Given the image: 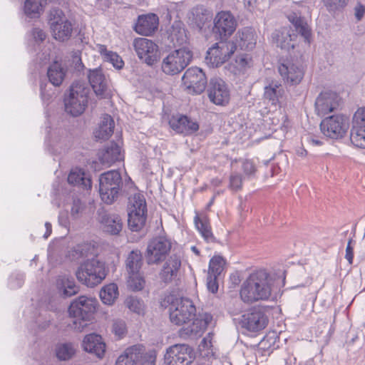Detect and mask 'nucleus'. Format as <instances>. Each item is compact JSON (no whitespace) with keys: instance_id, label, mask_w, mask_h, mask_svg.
I'll use <instances>...</instances> for the list:
<instances>
[{"instance_id":"obj_1","label":"nucleus","mask_w":365,"mask_h":365,"mask_svg":"<svg viewBox=\"0 0 365 365\" xmlns=\"http://www.w3.org/2000/svg\"><path fill=\"white\" fill-rule=\"evenodd\" d=\"M207 49V66L212 68H217L227 63L223 68L235 78L245 75L248 68L252 67V57L246 53H239L231 61H229L237 51V46L230 40L217 39Z\"/></svg>"},{"instance_id":"obj_2","label":"nucleus","mask_w":365,"mask_h":365,"mask_svg":"<svg viewBox=\"0 0 365 365\" xmlns=\"http://www.w3.org/2000/svg\"><path fill=\"white\" fill-rule=\"evenodd\" d=\"M271 282L269 272L267 269L254 270L248 274L240 286V300L247 305L269 301L272 297Z\"/></svg>"},{"instance_id":"obj_3","label":"nucleus","mask_w":365,"mask_h":365,"mask_svg":"<svg viewBox=\"0 0 365 365\" xmlns=\"http://www.w3.org/2000/svg\"><path fill=\"white\" fill-rule=\"evenodd\" d=\"M304 61V55L300 51L288 52L279 56L278 72L286 85L297 86L301 83L305 75Z\"/></svg>"},{"instance_id":"obj_4","label":"nucleus","mask_w":365,"mask_h":365,"mask_svg":"<svg viewBox=\"0 0 365 365\" xmlns=\"http://www.w3.org/2000/svg\"><path fill=\"white\" fill-rule=\"evenodd\" d=\"M304 61V55L300 51L288 52L279 56L278 72L286 85L297 86L301 83L305 75Z\"/></svg>"},{"instance_id":"obj_5","label":"nucleus","mask_w":365,"mask_h":365,"mask_svg":"<svg viewBox=\"0 0 365 365\" xmlns=\"http://www.w3.org/2000/svg\"><path fill=\"white\" fill-rule=\"evenodd\" d=\"M162 306L168 308L170 322L182 326L194 319L196 308L193 302L187 297H178L173 294L165 297Z\"/></svg>"},{"instance_id":"obj_6","label":"nucleus","mask_w":365,"mask_h":365,"mask_svg":"<svg viewBox=\"0 0 365 365\" xmlns=\"http://www.w3.org/2000/svg\"><path fill=\"white\" fill-rule=\"evenodd\" d=\"M98 302L96 299L80 296L71 302L68 307L69 315L73 317V328L83 331L84 329L93 319L96 311Z\"/></svg>"},{"instance_id":"obj_7","label":"nucleus","mask_w":365,"mask_h":365,"mask_svg":"<svg viewBox=\"0 0 365 365\" xmlns=\"http://www.w3.org/2000/svg\"><path fill=\"white\" fill-rule=\"evenodd\" d=\"M98 192L101 200L112 205L123 194V182L120 173L111 170L100 175Z\"/></svg>"},{"instance_id":"obj_8","label":"nucleus","mask_w":365,"mask_h":365,"mask_svg":"<svg viewBox=\"0 0 365 365\" xmlns=\"http://www.w3.org/2000/svg\"><path fill=\"white\" fill-rule=\"evenodd\" d=\"M89 93L90 88L85 83L73 82L64 97L65 110L74 117L81 115L88 106Z\"/></svg>"},{"instance_id":"obj_9","label":"nucleus","mask_w":365,"mask_h":365,"mask_svg":"<svg viewBox=\"0 0 365 365\" xmlns=\"http://www.w3.org/2000/svg\"><path fill=\"white\" fill-rule=\"evenodd\" d=\"M322 118L319 130L325 138L339 140L346 136L350 125V119L346 114L334 113Z\"/></svg>"},{"instance_id":"obj_10","label":"nucleus","mask_w":365,"mask_h":365,"mask_svg":"<svg viewBox=\"0 0 365 365\" xmlns=\"http://www.w3.org/2000/svg\"><path fill=\"white\" fill-rule=\"evenodd\" d=\"M76 276L83 284L93 287L106 277L105 264L96 258L88 259L78 268Z\"/></svg>"},{"instance_id":"obj_11","label":"nucleus","mask_w":365,"mask_h":365,"mask_svg":"<svg viewBox=\"0 0 365 365\" xmlns=\"http://www.w3.org/2000/svg\"><path fill=\"white\" fill-rule=\"evenodd\" d=\"M128 224L133 232L140 230L147 219V204L144 195L135 193L129 198Z\"/></svg>"},{"instance_id":"obj_12","label":"nucleus","mask_w":365,"mask_h":365,"mask_svg":"<svg viewBox=\"0 0 365 365\" xmlns=\"http://www.w3.org/2000/svg\"><path fill=\"white\" fill-rule=\"evenodd\" d=\"M192 52L187 47H180L163 58L161 68L167 75H175L183 71L192 61Z\"/></svg>"},{"instance_id":"obj_13","label":"nucleus","mask_w":365,"mask_h":365,"mask_svg":"<svg viewBox=\"0 0 365 365\" xmlns=\"http://www.w3.org/2000/svg\"><path fill=\"white\" fill-rule=\"evenodd\" d=\"M343 103V98L337 91L324 89L315 99L314 111L317 116L323 118L336 111Z\"/></svg>"},{"instance_id":"obj_14","label":"nucleus","mask_w":365,"mask_h":365,"mask_svg":"<svg viewBox=\"0 0 365 365\" xmlns=\"http://www.w3.org/2000/svg\"><path fill=\"white\" fill-rule=\"evenodd\" d=\"M238 26L235 15L230 10L218 11L213 19L212 31L216 39L230 40Z\"/></svg>"},{"instance_id":"obj_15","label":"nucleus","mask_w":365,"mask_h":365,"mask_svg":"<svg viewBox=\"0 0 365 365\" xmlns=\"http://www.w3.org/2000/svg\"><path fill=\"white\" fill-rule=\"evenodd\" d=\"M235 324L240 325L250 332H259L264 329L269 324V317L262 312H259L255 306L249 307L246 313L241 315L240 318H233Z\"/></svg>"},{"instance_id":"obj_16","label":"nucleus","mask_w":365,"mask_h":365,"mask_svg":"<svg viewBox=\"0 0 365 365\" xmlns=\"http://www.w3.org/2000/svg\"><path fill=\"white\" fill-rule=\"evenodd\" d=\"M49 21L55 39L64 42L71 38L73 25L60 9L54 8L50 11Z\"/></svg>"},{"instance_id":"obj_17","label":"nucleus","mask_w":365,"mask_h":365,"mask_svg":"<svg viewBox=\"0 0 365 365\" xmlns=\"http://www.w3.org/2000/svg\"><path fill=\"white\" fill-rule=\"evenodd\" d=\"M207 96L212 104L225 107L230 103L231 91L225 81L220 77H213L210 79Z\"/></svg>"},{"instance_id":"obj_18","label":"nucleus","mask_w":365,"mask_h":365,"mask_svg":"<svg viewBox=\"0 0 365 365\" xmlns=\"http://www.w3.org/2000/svg\"><path fill=\"white\" fill-rule=\"evenodd\" d=\"M138 57L148 66H153L160 58L158 46L151 40L145 38H135L133 43Z\"/></svg>"},{"instance_id":"obj_19","label":"nucleus","mask_w":365,"mask_h":365,"mask_svg":"<svg viewBox=\"0 0 365 365\" xmlns=\"http://www.w3.org/2000/svg\"><path fill=\"white\" fill-rule=\"evenodd\" d=\"M171 249V242L164 237L153 239L148 244L145 258L148 264H158L165 259Z\"/></svg>"},{"instance_id":"obj_20","label":"nucleus","mask_w":365,"mask_h":365,"mask_svg":"<svg viewBox=\"0 0 365 365\" xmlns=\"http://www.w3.org/2000/svg\"><path fill=\"white\" fill-rule=\"evenodd\" d=\"M192 349L185 344H176L166 350L165 363L166 365H188L192 359Z\"/></svg>"},{"instance_id":"obj_21","label":"nucleus","mask_w":365,"mask_h":365,"mask_svg":"<svg viewBox=\"0 0 365 365\" xmlns=\"http://www.w3.org/2000/svg\"><path fill=\"white\" fill-rule=\"evenodd\" d=\"M287 18L292 28V39L297 40L298 36H300L306 43L311 44L313 41L312 30L306 18L301 14L297 15L294 11H291Z\"/></svg>"},{"instance_id":"obj_22","label":"nucleus","mask_w":365,"mask_h":365,"mask_svg":"<svg viewBox=\"0 0 365 365\" xmlns=\"http://www.w3.org/2000/svg\"><path fill=\"white\" fill-rule=\"evenodd\" d=\"M182 81L190 93L200 94L205 90V73L197 67H191L186 70Z\"/></svg>"},{"instance_id":"obj_23","label":"nucleus","mask_w":365,"mask_h":365,"mask_svg":"<svg viewBox=\"0 0 365 365\" xmlns=\"http://www.w3.org/2000/svg\"><path fill=\"white\" fill-rule=\"evenodd\" d=\"M98 221L103 232L117 235L123 229V221L118 215L110 213L104 209L98 210Z\"/></svg>"},{"instance_id":"obj_24","label":"nucleus","mask_w":365,"mask_h":365,"mask_svg":"<svg viewBox=\"0 0 365 365\" xmlns=\"http://www.w3.org/2000/svg\"><path fill=\"white\" fill-rule=\"evenodd\" d=\"M255 31L252 26H245L240 29L230 42L235 43L237 50L250 51L256 46Z\"/></svg>"},{"instance_id":"obj_25","label":"nucleus","mask_w":365,"mask_h":365,"mask_svg":"<svg viewBox=\"0 0 365 365\" xmlns=\"http://www.w3.org/2000/svg\"><path fill=\"white\" fill-rule=\"evenodd\" d=\"M88 78L96 95L101 98L109 96L108 80L101 68L89 70Z\"/></svg>"},{"instance_id":"obj_26","label":"nucleus","mask_w":365,"mask_h":365,"mask_svg":"<svg viewBox=\"0 0 365 365\" xmlns=\"http://www.w3.org/2000/svg\"><path fill=\"white\" fill-rule=\"evenodd\" d=\"M170 128L179 134L188 135L197 131L199 125L196 121L191 120L187 115H176L172 116L169 120Z\"/></svg>"},{"instance_id":"obj_27","label":"nucleus","mask_w":365,"mask_h":365,"mask_svg":"<svg viewBox=\"0 0 365 365\" xmlns=\"http://www.w3.org/2000/svg\"><path fill=\"white\" fill-rule=\"evenodd\" d=\"M292 28L289 25L282 26L278 29H275L272 34V38L273 41L277 43H279V46L281 49L287 50L290 52V50H294L297 45L294 43L297 40L292 39Z\"/></svg>"},{"instance_id":"obj_28","label":"nucleus","mask_w":365,"mask_h":365,"mask_svg":"<svg viewBox=\"0 0 365 365\" xmlns=\"http://www.w3.org/2000/svg\"><path fill=\"white\" fill-rule=\"evenodd\" d=\"M145 351L141 345L130 346L118 356L115 365H138L145 356Z\"/></svg>"},{"instance_id":"obj_29","label":"nucleus","mask_w":365,"mask_h":365,"mask_svg":"<svg viewBox=\"0 0 365 365\" xmlns=\"http://www.w3.org/2000/svg\"><path fill=\"white\" fill-rule=\"evenodd\" d=\"M159 19L156 14H150L139 16L134 26L135 31L143 36H150L157 30Z\"/></svg>"},{"instance_id":"obj_30","label":"nucleus","mask_w":365,"mask_h":365,"mask_svg":"<svg viewBox=\"0 0 365 365\" xmlns=\"http://www.w3.org/2000/svg\"><path fill=\"white\" fill-rule=\"evenodd\" d=\"M83 346L86 351L100 359L104 356L106 351V344L102 337L96 334L86 335L83 341Z\"/></svg>"},{"instance_id":"obj_31","label":"nucleus","mask_w":365,"mask_h":365,"mask_svg":"<svg viewBox=\"0 0 365 365\" xmlns=\"http://www.w3.org/2000/svg\"><path fill=\"white\" fill-rule=\"evenodd\" d=\"M181 266L180 257L172 255L165 262L160 272V279L165 282H170L175 278Z\"/></svg>"},{"instance_id":"obj_32","label":"nucleus","mask_w":365,"mask_h":365,"mask_svg":"<svg viewBox=\"0 0 365 365\" xmlns=\"http://www.w3.org/2000/svg\"><path fill=\"white\" fill-rule=\"evenodd\" d=\"M168 39L173 46L185 47L188 38L184 27V24L181 21H175L169 29Z\"/></svg>"},{"instance_id":"obj_33","label":"nucleus","mask_w":365,"mask_h":365,"mask_svg":"<svg viewBox=\"0 0 365 365\" xmlns=\"http://www.w3.org/2000/svg\"><path fill=\"white\" fill-rule=\"evenodd\" d=\"M279 341V336L276 331H269L261 339V341L253 346L255 349H257L262 356L270 355L274 350L279 348L277 345V341Z\"/></svg>"},{"instance_id":"obj_34","label":"nucleus","mask_w":365,"mask_h":365,"mask_svg":"<svg viewBox=\"0 0 365 365\" xmlns=\"http://www.w3.org/2000/svg\"><path fill=\"white\" fill-rule=\"evenodd\" d=\"M264 98L272 102V105L280 104L279 99L285 95L284 89L280 82L272 80L264 86Z\"/></svg>"},{"instance_id":"obj_35","label":"nucleus","mask_w":365,"mask_h":365,"mask_svg":"<svg viewBox=\"0 0 365 365\" xmlns=\"http://www.w3.org/2000/svg\"><path fill=\"white\" fill-rule=\"evenodd\" d=\"M216 159L220 163H230L231 166L233 165L235 163H237L238 161L242 162V169L243 170V173L245 175H247L248 178H254L255 176L256 172H257V167L255 164L254 163L253 160L251 159H245L242 160V158L240 159H231L229 158L227 155L221 153L216 155Z\"/></svg>"},{"instance_id":"obj_36","label":"nucleus","mask_w":365,"mask_h":365,"mask_svg":"<svg viewBox=\"0 0 365 365\" xmlns=\"http://www.w3.org/2000/svg\"><path fill=\"white\" fill-rule=\"evenodd\" d=\"M205 330V319H195L192 323L183 327L179 330V335L182 338L197 339L202 336Z\"/></svg>"},{"instance_id":"obj_37","label":"nucleus","mask_w":365,"mask_h":365,"mask_svg":"<svg viewBox=\"0 0 365 365\" xmlns=\"http://www.w3.org/2000/svg\"><path fill=\"white\" fill-rule=\"evenodd\" d=\"M123 159L120 146L111 142L103 150L100 156V160L103 165L110 166L116 161H120Z\"/></svg>"},{"instance_id":"obj_38","label":"nucleus","mask_w":365,"mask_h":365,"mask_svg":"<svg viewBox=\"0 0 365 365\" xmlns=\"http://www.w3.org/2000/svg\"><path fill=\"white\" fill-rule=\"evenodd\" d=\"M115 122L108 114H104L101 118L98 128L95 130L94 135L99 140H107L113 133Z\"/></svg>"},{"instance_id":"obj_39","label":"nucleus","mask_w":365,"mask_h":365,"mask_svg":"<svg viewBox=\"0 0 365 365\" xmlns=\"http://www.w3.org/2000/svg\"><path fill=\"white\" fill-rule=\"evenodd\" d=\"M56 287L63 297L73 296L79 292V287L76 284L74 279L66 275L58 277Z\"/></svg>"},{"instance_id":"obj_40","label":"nucleus","mask_w":365,"mask_h":365,"mask_svg":"<svg viewBox=\"0 0 365 365\" xmlns=\"http://www.w3.org/2000/svg\"><path fill=\"white\" fill-rule=\"evenodd\" d=\"M125 269L128 274L139 273L143 266V255L139 250H132L125 259Z\"/></svg>"},{"instance_id":"obj_41","label":"nucleus","mask_w":365,"mask_h":365,"mask_svg":"<svg viewBox=\"0 0 365 365\" xmlns=\"http://www.w3.org/2000/svg\"><path fill=\"white\" fill-rule=\"evenodd\" d=\"M67 180L69 184L81 187L84 190L91 188V180L85 176V173L82 169H72Z\"/></svg>"},{"instance_id":"obj_42","label":"nucleus","mask_w":365,"mask_h":365,"mask_svg":"<svg viewBox=\"0 0 365 365\" xmlns=\"http://www.w3.org/2000/svg\"><path fill=\"white\" fill-rule=\"evenodd\" d=\"M227 264L226 259L222 255H215L210 259L207 274L222 277L226 270Z\"/></svg>"},{"instance_id":"obj_43","label":"nucleus","mask_w":365,"mask_h":365,"mask_svg":"<svg viewBox=\"0 0 365 365\" xmlns=\"http://www.w3.org/2000/svg\"><path fill=\"white\" fill-rule=\"evenodd\" d=\"M65 76L66 71L61 67V64L56 62L51 64L48 68V78L49 82L54 86H59L61 85Z\"/></svg>"},{"instance_id":"obj_44","label":"nucleus","mask_w":365,"mask_h":365,"mask_svg":"<svg viewBox=\"0 0 365 365\" xmlns=\"http://www.w3.org/2000/svg\"><path fill=\"white\" fill-rule=\"evenodd\" d=\"M46 0H26L24 3L25 14L30 18H36L40 16Z\"/></svg>"},{"instance_id":"obj_45","label":"nucleus","mask_w":365,"mask_h":365,"mask_svg":"<svg viewBox=\"0 0 365 365\" xmlns=\"http://www.w3.org/2000/svg\"><path fill=\"white\" fill-rule=\"evenodd\" d=\"M241 273V271L235 270L230 274L228 282V294L231 298H235L239 295V289L242 280Z\"/></svg>"},{"instance_id":"obj_46","label":"nucleus","mask_w":365,"mask_h":365,"mask_svg":"<svg viewBox=\"0 0 365 365\" xmlns=\"http://www.w3.org/2000/svg\"><path fill=\"white\" fill-rule=\"evenodd\" d=\"M118 295V287L115 284L105 286L100 292V297L105 304H112Z\"/></svg>"},{"instance_id":"obj_47","label":"nucleus","mask_w":365,"mask_h":365,"mask_svg":"<svg viewBox=\"0 0 365 365\" xmlns=\"http://www.w3.org/2000/svg\"><path fill=\"white\" fill-rule=\"evenodd\" d=\"M349 0H322L326 9L334 16L339 12H343L348 6Z\"/></svg>"},{"instance_id":"obj_48","label":"nucleus","mask_w":365,"mask_h":365,"mask_svg":"<svg viewBox=\"0 0 365 365\" xmlns=\"http://www.w3.org/2000/svg\"><path fill=\"white\" fill-rule=\"evenodd\" d=\"M350 141L351 144L361 149H365V128H351Z\"/></svg>"},{"instance_id":"obj_49","label":"nucleus","mask_w":365,"mask_h":365,"mask_svg":"<svg viewBox=\"0 0 365 365\" xmlns=\"http://www.w3.org/2000/svg\"><path fill=\"white\" fill-rule=\"evenodd\" d=\"M75 354V349L71 344H61L56 348V355L61 361L71 359Z\"/></svg>"},{"instance_id":"obj_50","label":"nucleus","mask_w":365,"mask_h":365,"mask_svg":"<svg viewBox=\"0 0 365 365\" xmlns=\"http://www.w3.org/2000/svg\"><path fill=\"white\" fill-rule=\"evenodd\" d=\"M224 275L222 277L220 276H212L210 274H207V290L215 295V297L218 299H221L222 297H220L217 294L220 285V279H222V288L224 287V282H223Z\"/></svg>"},{"instance_id":"obj_51","label":"nucleus","mask_w":365,"mask_h":365,"mask_svg":"<svg viewBox=\"0 0 365 365\" xmlns=\"http://www.w3.org/2000/svg\"><path fill=\"white\" fill-rule=\"evenodd\" d=\"M145 284L143 276L139 273L128 274V286L133 291L142 290Z\"/></svg>"},{"instance_id":"obj_52","label":"nucleus","mask_w":365,"mask_h":365,"mask_svg":"<svg viewBox=\"0 0 365 365\" xmlns=\"http://www.w3.org/2000/svg\"><path fill=\"white\" fill-rule=\"evenodd\" d=\"M192 23L200 29L202 30L205 24V8L203 6H197L192 11Z\"/></svg>"},{"instance_id":"obj_53","label":"nucleus","mask_w":365,"mask_h":365,"mask_svg":"<svg viewBox=\"0 0 365 365\" xmlns=\"http://www.w3.org/2000/svg\"><path fill=\"white\" fill-rule=\"evenodd\" d=\"M125 304L130 311L138 315L144 314L145 306L143 300L135 297H130L126 299Z\"/></svg>"},{"instance_id":"obj_54","label":"nucleus","mask_w":365,"mask_h":365,"mask_svg":"<svg viewBox=\"0 0 365 365\" xmlns=\"http://www.w3.org/2000/svg\"><path fill=\"white\" fill-rule=\"evenodd\" d=\"M252 196V193H249L245 197V200H243L241 195L238 197L240 200V204L238 205L237 209L240 212V217L242 222L246 220V213L248 212L250 210L251 212L252 210V205H250V203H247V202L251 199Z\"/></svg>"},{"instance_id":"obj_55","label":"nucleus","mask_w":365,"mask_h":365,"mask_svg":"<svg viewBox=\"0 0 365 365\" xmlns=\"http://www.w3.org/2000/svg\"><path fill=\"white\" fill-rule=\"evenodd\" d=\"M351 127L365 128V106L359 107L351 118Z\"/></svg>"},{"instance_id":"obj_56","label":"nucleus","mask_w":365,"mask_h":365,"mask_svg":"<svg viewBox=\"0 0 365 365\" xmlns=\"http://www.w3.org/2000/svg\"><path fill=\"white\" fill-rule=\"evenodd\" d=\"M223 6L224 0H207V21L212 19L215 11H221Z\"/></svg>"},{"instance_id":"obj_57","label":"nucleus","mask_w":365,"mask_h":365,"mask_svg":"<svg viewBox=\"0 0 365 365\" xmlns=\"http://www.w3.org/2000/svg\"><path fill=\"white\" fill-rule=\"evenodd\" d=\"M214 331L207 333V358L212 357L216 359L219 357L217 352L219 349L214 346L215 341L213 340Z\"/></svg>"},{"instance_id":"obj_58","label":"nucleus","mask_w":365,"mask_h":365,"mask_svg":"<svg viewBox=\"0 0 365 365\" xmlns=\"http://www.w3.org/2000/svg\"><path fill=\"white\" fill-rule=\"evenodd\" d=\"M287 274V270L285 269H276L274 270L273 273L269 272V275L272 279L271 282V289L272 290L274 287V283L277 279H281V287H284L286 284V277Z\"/></svg>"},{"instance_id":"obj_59","label":"nucleus","mask_w":365,"mask_h":365,"mask_svg":"<svg viewBox=\"0 0 365 365\" xmlns=\"http://www.w3.org/2000/svg\"><path fill=\"white\" fill-rule=\"evenodd\" d=\"M85 209V205L81 202V200L78 198H74L73 200L71 210V216L77 219L79 217L80 214L82 213V212Z\"/></svg>"},{"instance_id":"obj_60","label":"nucleus","mask_w":365,"mask_h":365,"mask_svg":"<svg viewBox=\"0 0 365 365\" xmlns=\"http://www.w3.org/2000/svg\"><path fill=\"white\" fill-rule=\"evenodd\" d=\"M24 282V274L17 273L13 274L9 278V286L11 289H18L22 287Z\"/></svg>"},{"instance_id":"obj_61","label":"nucleus","mask_w":365,"mask_h":365,"mask_svg":"<svg viewBox=\"0 0 365 365\" xmlns=\"http://www.w3.org/2000/svg\"><path fill=\"white\" fill-rule=\"evenodd\" d=\"M107 58L117 69H121L124 66V62L122 58L120 56H118L116 53L109 51L107 53Z\"/></svg>"},{"instance_id":"obj_62","label":"nucleus","mask_w":365,"mask_h":365,"mask_svg":"<svg viewBox=\"0 0 365 365\" xmlns=\"http://www.w3.org/2000/svg\"><path fill=\"white\" fill-rule=\"evenodd\" d=\"M113 331L120 338L123 337V336L126 332V325L124 321L123 320H115L113 324Z\"/></svg>"},{"instance_id":"obj_63","label":"nucleus","mask_w":365,"mask_h":365,"mask_svg":"<svg viewBox=\"0 0 365 365\" xmlns=\"http://www.w3.org/2000/svg\"><path fill=\"white\" fill-rule=\"evenodd\" d=\"M354 16L356 22L361 21L365 16V4L357 1L354 8Z\"/></svg>"},{"instance_id":"obj_64","label":"nucleus","mask_w":365,"mask_h":365,"mask_svg":"<svg viewBox=\"0 0 365 365\" xmlns=\"http://www.w3.org/2000/svg\"><path fill=\"white\" fill-rule=\"evenodd\" d=\"M359 339V333L357 331H349L346 335V340L344 345H346V351H350V347L352 346L356 341Z\"/></svg>"}]
</instances>
